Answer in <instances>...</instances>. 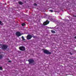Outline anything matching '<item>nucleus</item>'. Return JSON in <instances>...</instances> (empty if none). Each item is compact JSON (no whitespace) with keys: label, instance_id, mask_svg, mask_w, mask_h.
Listing matches in <instances>:
<instances>
[{"label":"nucleus","instance_id":"17","mask_svg":"<svg viewBox=\"0 0 76 76\" xmlns=\"http://www.w3.org/2000/svg\"><path fill=\"white\" fill-rule=\"evenodd\" d=\"M32 37H33V38H34L36 37V36H32Z\"/></svg>","mask_w":76,"mask_h":76},{"label":"nucleus","instance_id":"11","mask_svg":"<svg viewBox=\"0 0 76 76\" xmlns=\"http://www.w3.org/2000/svg\"><path fill=\"white\" fill-rule=\"evenodd\" d=\"M21 38L22 39V40H23V41H25V38H24L23 36H22Z\"/></svg>","mask_w":76,"mask_h":76},{"label":"nucleus","instance_id":"18","mask_svg":"<svg viewBox=\"0 0 76 76\" xmlns=\"http://www.w3.org/2000/svg\"><path fill=\"white\" fill-rule=\"evenodd\" d=\"M12 62V61H10H10H8V62L9 63H10V62Z\"/></svg>","mask_w":76,"mask_h":76},{"label":"nucleus","instance_id":"12","mask_svg":"<svg viewBox=\"0 0 76 76\" xmlns=\"http://www.w3.org/2000/svg\"><path fill=\"white\" fill-rule=\"evenodd\" d=\"M21 25L22 26H25V25H26V24H25V23H23Z\"/></svg>","mask_w":76,"mask_h":76},{"label":"nucleus","instance_id":"16","mask_svg":"<svg viewBox=\"0 0 76 76\" xmlns=\"http://www.w3.org/2000/svg\"><path fill=\"white\" fill-rule=\"evenodd\" d=\"M49 11H50V12H53V10H49Z\"/></svg>","mask_w":76,"mask_h":76},{"label":"nucleus","instance_id":"8","mask_svg":"<svg viewBox=\"0 0 76 76\" xmlns=\"http://www.w3.org/2000/svg\"><path fill=\"white\" fill-rule=\"evenodd\" d=\"M18 3L19 4H21V5H22V4H23V3L21 2V1H19Z\"/></svg>","mask_w":76,"mask_h":76},{"label":"nucleus","instance_id":"6","mask_svg":"<svg viewBox=\"0 0 76 76\" xmlns=\"http://www.w3.org/2000/svg\"><path fill=\"white\" fill-rule=\"evenodd\" d=\"M32 37V35L30 34H28L26 38L27 39H31Z\"/></svg>","mask_w":76,"mask_h":76},{"label":"nucleus","instance_id":"4","mask_svg":"<svg viewBox=\"0 0 76 76\" xmlns=\"http://www.w3.org/2000/svg\"><path fill=\"white\" fill-rule=\"evenodd\" d=\"M19 49L21 51H23L25 50V48L24 46H20L19 48Z\"/></svg>","mask_w":76,"mask_h":76},{"label":"nucleus","instance_id":"9","mask_svg":"<svg viewBox=\"0 0 76 76\" xmlns=\"http://www.w3.org/2000/svg\"><path fill=\"white\" fill-rule=\"evenodd\" d=\"M2 22H3L0 20V25H3V23Z\"/></svg>","mask_w":76,"mask_h":76},{"label":"nucleus","instance_id":"1","mask_svg":"<svg viewBox=\"0 0 76 76\" xmlns=\"http://www.w3.org/2000/svg\"><path fill=\"white\" fill-rule=\"evenodd\" d=\"M1 49L3 50H6L8 47V46L6 45H1Z\"/></svg>","mask_w":76,"mask_h":76},{"label":"nucleus","instance_id":"14","mask_svg":"<svg viewBox=\"0 0 76 76\" xmlns=\"http://www.w3.org/2000/svg\"><path fill=\"white\" fill-rule=\"evenodd\" d=\"M3 58V56H2L0 55V58Z\"/></svg>","mask_w":76,"mask_h":76},{"label":"nucleus","instance_id":"21","mask_svg":"<svg viewBox=\"0 0 76 76\" xmlns=\"http://www.w3.org/2000/svg\"><path fill=\"white\" fill-rule=\"evenodd\" d=\"M74 17H76V16H73Z\"/></svg>","mask_w":76,"mask_h":76},{"label":"nucleus","instance_id":"2","mask_svg":"<svg viewBox=\"0 0 76 76\" xmlns=\"http://www.w3.org/2000/svg\"><path fill=\"white\" fill-rule=\"evenodd\" d=\"M42 50L43 51V53H44L46 54H51V52H49L48 50L46 49H42Z\"/></svg>","mask_w":76,"mask_h":76},{"label":"nucleus","instance_id":"3","mask_svg":"<svg viewBox=\"0 0 76 76\" xmlns=\"http://www.w3.org/2000/svg\"><path fill=\"white\" fill-rule=\"evenodd\" d=\"M28 61L29 62L28 64H32V63H34L35 62V61L34 60L32 59H29L28 60Z\"/></svg>","mask_w":76,"mask_h":76},{"label":"nucleus","instance_id":"7","mask_svg":"<svg viewBox=\"0 0 76 76\" xmlns=\"http://www.w3.org/2000/svg\"><path fill=\"white\" fill-rule=\"evenodd\" d=\"M16 35L18 37H20L21 35L20 33L19 32H17L16 33Z\"/></svg>","mask_w":76,"mask_h":76},{"label":"nucleus","instance_id":"13","mask_svg":"<svg viewBox=\"0 0 76 76\" xmlns=\"http://www.w3.org/2000/svg\"><path fill=\"white\" fill-rule=\"evenodd\" d=\"M0 70H3V68L0 66Z\"/></svg>","mask_w":76,"mask_h":76},{"label":"nucleus","instance_id":"10","mask_svg":"<svg viewBox=\"0 0 76 76\" xmlns=\"http://www.w3.org/2000/svg\"><path fill=\"white\" fill-rule=\"evenodd\" d=\"M51 32H52V33L53 34H55V33H56V31L54 30H51Z\"/></svg>","mask_w":76,"mask_h":76},{"label":"nucleus","instance_id":"5","mask_svg":"<svg viewBox=\"0 0 76 76\" xmlns=\"http://www.w3.org/2000/svg\"><path fill=\"white\" fill-rule=\"evenodd\" d=\"M49 22L48 21V20H47L46 21L44 22L43 23V25L44 26H45V25H48L49 23Z\"/></svg>","mask_w":76,"mask_h":76},{"label":"nucleus","instance_id":"20","mask_svg":"<svg viewBox=\"0 0 76 76\" xmlns=\"http://www.w3.org/2000/svg\"><path fill=\"white\" fill-rule=\"evenodd\" d=\"M75 39H76V36L75 37Z\"/></svg>","mask_w":76,"mask_h":76},{"label":"nucleus","instance_id":"19","mask_svg":"<svg viewBox=\"0 0 76 76\" xmlns=\"http://www.w3.org/2000/svg\"><path fill=\"white\" fill-rule=\"evenodd\" d=\"M70 54H71V55H72V54H72V53H70Z\"/></svg>","mask_w":76,"mask_h":76},{"label":"nucleus","instance_id":"15","mask_svg":"<svg viewBox=\"0 0 76 76\" xmlns=\"http://www.w3.org/2000/svg\"><path fill=\"white\" fill-rule=\"evenodd\" d=\"M34 6H37V4H36L35 3H34Z\"/></svg>","mask_w":76,"mask_h":76}]
</instances>
